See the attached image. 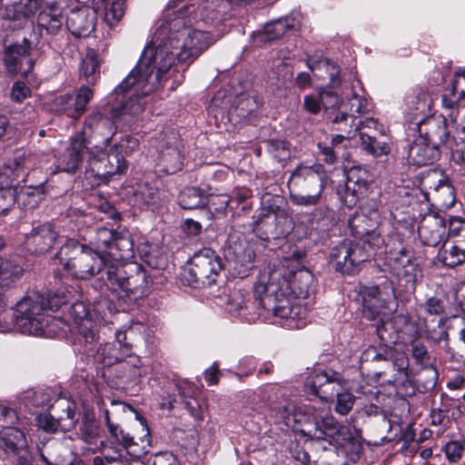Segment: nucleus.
I'll list each match as a JSON object with an SVG mask.
<instances>
[{
  "mask_svg": "<svg viewBox=\"0 0 465 465\" xmlns=\"http://www.w3.org/2000/svg\"><path fill=\"white\" fill-rule=\"evenodd\" d=\"M339 373L340 372L333 371L332 369H325L323 371L314 372L305 382L307 392L317 396L318 391Z\"/></svg>",
  "mask_w": 465,
  "mask_h": 465,
  "instance_id": "nucleus-41",
  "label": "nucleus"
},
{
  "mask_svg": "<svg viewBox=\"0 0 465 465\" xmlns=\"http://www.w3.org/2000/svg\"><path fill=\"white\" fill-rule=\"evenodd\" d=\"M45 191L43 184L16 187V203L25 209H35L44 200Z\"/></svg>",
  "mask_w": 465,
  "mask_h": 465,
  "instance_id": "nucleus-29",
  "label": "nucleus"
},
{
  "mask_svg": "<svg viewBox=\"0 0 465 465\" xmlns=\"http://www.w3.org/2000/svg\"><path fill=\"white\" fill-rule=\"evenodd\" d=\"M89 143L84 134H77L72 138L70 147L57 159V169L70 173H75L83 163L84 155L91 153Z\"/></svg>",
  "mask_w": 465,
  "mask_h": 465,
  "instance_id": "nucleus-14",
  "label": "nucleus"
},
{
  "mask_svg": "<svg viewBox=\"0 0 465 465\" xmlns=\"http://www.w3.org/2000/svg\"><path fill=\"white\" fill-rule=\"evenodd\" d=\"M27 447L25 433L16 427H7L0 430V448L6 452L15 453Z\"/></svg>",
  "mask_w": 465,
  "mask_h": 465,
  "instance_id": "nucleus-27",
  "label": "nucleus"
},
{
  "mask_svg": "<svg viewBox=\"0 0 465 465\" xmlns=\"http://www.w3.org/2000/svg\"><path fill=\"white\" fill-rule=\"evenodd\" d=\"M337 421L332 416H325L322 418L321 421H316L312 430H310L307 434L312 439L320 440L324 438L326 431L330 430Z\"/></svg>",
  "mask_w": 465,
  "mask_h": 465,
  "instance_id": "nucleus-58",
  "label": "nucleus"
},
{
  "mask_svg": "<svg viewBox=\"0 0 465 465\" xmlns=\"http://www.w3.org/2000/svg\"><path fill=\"white\" fill-rule=\"evenodd\" d=\"M94 97V91L86 85L81 86L75 94H64L54 97L51 110L74 119L79 118L86 111V106Z\"/></svg>",
  "mask_w": 465,
  "mask_h": 465,
  "instance_id": "nucleus-10",
  "label": "nucleus"
},
{
  "mask_svg": "<svg viewBox=\"0 0 465 465\" xmlns=\"http://www.w3.org/2000/svg\"><path fill=\"white\" fill-rule=\"evenodd\" d=\"M64 303V296L49 293L45 298L39 292H33L16 303L15 326L21 333L42 336L50 322L45 312L56 311Z\"/></svg>",
  "mask_w": 465,
  "mask_h": 465,
  "instance_id": "nucleus-3",
  "label": "nucleus"
},
{
  "mask_svg": "<svg viewBox=\"0 0 465 465\" xmlns=\"http://www.w3.org/2000/svg\"><path fill=\"white\" fill-rule=\"evenodd\" d=\"M110 254L116 259L128 260L134 257V242L129 232H117Z\"/></svg>",
  "mask_w": 465,
  "mask_h": 465,
  "instance_id": "nucleus-38",
  "label": "nucleus"
},
{
  "mask_svg": "<svg viewBox=\"0 0 465 465\" xmlns=\"http://www.w3.org/2000/svg\"><path fill=\"white\" fill-rule=\"evenodd\" d=\"M23 269L9 260L0 258V312L6 306L3 291L22 275Z\"/></svg>",
  "mask_w": 465,
  "mask_h": 465,
  "instance_id": "nucleus-23",
  "label": "nucleus"
},
{
  "mask_svg": "<svg viewBox=\"0 0 465 465\" xmlns=\"http://www.w3.org/2000/svg\"><path fill=\"white\" fill-rule=\"evenodd\" d=\"M292 28H294V18L292 16L281 17L272 21L264 26V40L272 41L278 39Z\"/></svg>",
  "mask_w": 465,
  "mask_h": 465,
  "instance_id": "nucleus-40",
  "label": "nucleus"
},
{
  "mask_svg": "<svg viewBox=\"0 0 465 465\" xmlns=\"http://www.w3.org/2000/svg\"><path fill=\"white\" fill-rule=\"evenodd\" d=\"M321 104L324 110V118L327 120L329 115H334L340 110L347 109L341 97L334 92L324 90L320 94Z\"/></svg>",
  "mask_w": 465,
  "mask_h": 465,
  "instance_id": "nucleus-42",
  "label": "nucleus"
},
{
  "mask_svg": "<svg viewBox=\"0 0 465 465\" xmlns=\"http://www.w3.org/2000/svg\"><path fill=\"white\" fill-rule=\"evenodd\" d=\"M97 3L95 8L104 10V20L113 26L118 23L124 15L126 4L124 0H95Z\"/></svg>",
  "mask_w": 465,
  "mask_h": 465,
  "instance_id": "nucleus-35",
  "label": "nucleus"
},
{
  "mask_svg": "<svg viewBox=\"0 0 465 465\" xmlns=\"http://www.w3.org/2000/svg\"><path fill=\"white\" fill-rule=\"evenodd\" d=\"M262 103L255 95L242 94L235 98L228 114L232 121L253 123Z\"/></svg>",
  "mask_w": 465,
  "mask_h": 465,
  "instance_id": "nucleus-18",
  "label": "nucleus"
},
{
  "mask_svg": "<svg viewBox=\"0 0 465 465\" xmlns=\"http://www.w3.org/2000/svg\"><path fill=\"white\" fill-rule=\"evenodd\" d=\"M112 371L114 377L118 380L117 384L133 382L143 374L142 370L131 368V366L125 363L122 359L116 362Z\"/></svg>",
  "mask_w": 465,
  "mask_h": 465,
  "instance_id": "nucleus-45",
  "label": "nucleus"
},
{
  "mask_svg": "<svg viewBox=\"0 0 465 465\" xmlns=\"http://www.w3.org/2000/svg\"><path fill=\"white\" fill-rule=\"evenodd\" d=\"M325 172L321 164L300 165L292 173L288 186L291 202L299 206H316L324 189Z\"/></svg>",
  "mask_w": 465,
  "mask_h": 465,
  "instance_id": "nucleus-6",
  "label": "nucleus"
},
{
  "mask_svg": "<svg viewBox=\"0 0 465 465\" xmlns=\"http://www.w3.org/2000/svg\"><path fill=\"white\" fill-rule=\"evenodd\" d=\"M342 384L343 379L341 374L339 373L318 391V395L316 397L321 399L322 401H331L333 400L335 395L341 390Z\"/></svg>",
  "mask_w": 465,
  "mask_h": 465,
  "instance_id": "nucleus-55",
  "label": "nucleus"
},
{
  "mask_svg": "<svg viewBox=\"0 0 465 465\" xmlns=\"http://www.w3.org/2000/svg\"><path fill=\"white\" fill-rule=\"evenodd\" d=\"M370 253L365 246L352 241H343L333 247L330 254V262L336 272L342 274H354L360 265L369 260Z\"/></svg>",
  "mask_w": 465,
  "mask_h": 465,
  "instance_id": "nucleus-8",
  "label": "nucleus"
},
{
  "mask_svg": "<svg viewBox=\"0 0 465 465\" xmlns=\"http://www.w3.org/2000/svg\"><path fill=\"white\" fill-rule=\"evenodd\" d=\"M234 257L235 269H237L238 266L240 267L238 273L242 274V277L246 275L247 272L253 268L255 253L252 248H235Z\"/></svg>",
  "mask_w": 465,
  "mask_h": 465,
  "instance_id": "nucleus-48",
  "label": "nucleus"
},
{
  "mask_svg": "<svg viewBox=\"0 0 465 465\" xmlns=\"http://www.w3.org/2000/svg\"><path fill=\"white\" fill-rule=\"evenodd\" d=\"M179 204L183 209L192 210L203 208L208 203V196L199 187H185L179 194Z\"/></svg>",
  "mask_w": 465,
  "mask_h": 465,
  "instance_id": "nucleus-32",
  "label": "nucleus"
},
{
  "mask_svg": "<svg viewBox=\"0 0 465 465\" xmlns=\"http://www.w3.org/2000/svg\"><path fill=\"white\" fill-rule=\"evenodd\" d=\"M360 173V170L354 169L351 170L347 175L346 191L356 197L364 194L368 190V183L359 175Z\"/></svg>",
  "mask_w": 465,
  "mask_h": 465,
  "instance_id": "nucleus-53",
  "label": "nucleus"
},
{
  "mask_svg": "<svg viewBox=\"0 0 465 465\" xmlns=\"http://www.w3.org/2000/svg\"><path fill=\"white\" fill-rule=\"evenodd\" d=\"M267 151L278 161L290 155L289 143L282 139H270L264 142Z\"/></svg>",
  "mask_w": 465,
  "mask_h": 465,
  "instance_id": "nucleus-56",
  "label": "nucleus"
},
{
  "mask_svg": "<svg viewBox=\"0 0 465 465\" xmlns=\"http://www.w3.org/2000/svg\"><path fill=\"white\" fill-rule=\"evenodd\" d=\"M291 285L278 274H272L267 282H259L254 286V297L259 305L274 316L295 320L301 318L302 308L291 302Z\"/></svg>",
  "mask_w": 465,
  "mask_h": 465,
  "instance_id": "nucleus-5",
  "label": "nucleus"
},
{
  "mask_svg": "<svg viewBox=\"0 0 465 465\" xmlns=\"http://www.w3.org/2000/svg\"><path fill=\"white\" fill-rule=\"evenodd\" d=\"M360 139L362 149L374 157L390 153V146L385 142L378 141L375 137L364 133H360Z\"/></svg>",
  "mask_w": 465,
  "mask_h": 465,
  "instance_id": "nucleus-47",
  "label": "nucleus"
},
{
  "mask_svg": "<svg viewBox=\"0 0 465 465\" xmlns=\"http://www.w3.org/2000/svg\"><path fill=\"white\" fill-rule=\"evenodd\" d=\"M158 198V190L147 183L139 185L134 193V203L141 208L150 204H154Z\"/></svg>",
  "mask_w": 465,
  "mask_h": 465,
  "instance_id": "nucleus-49",
  "label": "nucleus"
},
{
  "mask_svg": "<svg viewBox=\"0 0 465 465\" xmlns=\"http://www.w3.org/2000/svg\"><path fill=\"white\" fill-rule=\"evenodd\" d=\"M376 333L382 342L381 345H390L395 343L398 341V334L394 331V326L391 323L390 318L382 317L378 321L376 324Z\"/></svg>",
  "mask_w": 465,
  "mask_h": 465,
  "instance_id": "nucleus-51",
  "label": "nucleus"
},
{
  "mask_svg": "<svg viewBox=\"0 0 465 465\" xmlns=\"http://www.w3.org/2000/svg\"><path fill=\"white\" fill-rule=\"evenodd\" d=\"M352 439L353 436L349 427L338 422L330 430L326 431L322 440H327L330 444L342 447Z\"/></svg>",
  "mask_w": 465,
  "mask_h": 465,
  "instance_id": "nucleus-44",
  "label": "nucleus"
},
{
  "mask_svg": "<svg viewBox=\"0 0 465 465\" xmlns=\"http://www.w3.org/2000/svg\"><path fill=\"white\" fill-rule=\"evenodd\" d=\"M99 68L98 54L94 50H89L82 61L81 75L85 78L88 84H94L97 79Z\"/></svg>",
  "mask_w": 465,
  "mask_h": 465,
  "instance_id": "nucleus-43",
  "label": "nucleus"
},
{
  "mask_svg": "<svg viewBox=\"0 0 465 465\" xmlns=\"http://www.w3.org/2000/svg\"><path fill=\"white\" fill-rule=\"evenodd\" d=\"M446 242H453L465 247V220L460 217L449 218V231L446 232Z\"/></svg>",
  "mask_w": 465,
  "mask_h": 465,
  "instance_id": "nucleus-46",
  "label": "nucleus"
},
{
  "mask_svg": "<svg viewBox=\"0 0 465 465\" xmlns=\"http://www.w3.org/2000/svg\"><path fill=\"white\" fill-rule=\"evenodd\" d=\"M225 7L222 0H206L203 5V19L213 24L223 21Z\"/></svg>",
  "mask_w": 465,
  "mask_h": 465,
  "instance_id": "nucleus-50",
  "label": "nucleus"
},
{
  "mask_svg": "<svg viewBox=\"0 0 465 465\" xmlns=\"http://www.w3.org/2000/svg\"><path fill=\"white\" fill-rule=\"evenodd\" d=\"M419 136L436 147L446 144L450 140L446 119L441 116L427 117L417 124Z\"/></svg>",
  "mask_w": 465,
  "mask_h": 465,
  "instance_id": "nucleus-16",
  "label": "nucleus"
},
{
  "mask_svg": "<svg viewBox=\"0 0 465 465\" xmlns=\"http://www.w3.org/2000/svg\"><path fill=\"white\" fill-rule=\"evenodd\" d=\"M31 42L24 38L22 43H15L5 48L4 63L12 74L26 76L34 67V60L30 56Z\"/></svg>",
  "mask_w": 465,
  "mask_h": 465,
  "instance_id": "nucleus-11",
  "label": "nucleus"
},
{
  "mask_svg": "<svg viewBox=\"0 0 465 465\" xmlns=\"http://www.w3.org/2000/svg\"><path fill=\"white\" fill-rule=\"evenodd\" d=\"M440 157V148L424 139L417 138L410 146L408 159L416 166H424L433 163Z\"/></svg>",
  "mask_w": 465,
  "mask_h": 465,
  "instance_id": "nucleus-21",
  "label": "nucleus"
},
{
  "mask_svg": "<svg viewBox=\"0 0 465 465\" xmlns=\"http://www.w3.org/2000/svg\"><path fill=\"white\" fill-rule=\"evenodd\" d=\"M53 261L74 278L85 280L101 273L106 288L124 302H136L147 296L153 282L141 264H108L98 252L73 238L66 239Z\"/></svg>",
  "mask_w": 465,
  "mask_h": 465,
  "instance_id": "nucleus-2",
  "label": "nucleus"
},
{
  "mask_svg": "<svg viewBox=\"0 0 465 465\" xmlns=\"http://www.w3.org/2000/svg\"><path fill=\"white\" fill-rule=\"evenodd\" d=\"M406 102L411 109L423 112L430 107V97L426 91L420 89L409 94Z\"/></svg>",
  "mask_w": 465,
  "mask_h": 465,
  "instance_id": "nucleus-57",
  "label": "nucleus"
},
{
  "mask_svg": "<svg viewBox=\"0 0 465 465\" xmlns=\"http://www.w3.org/2000/svg\"><path fill=\"white\" fill-rule=\"evenodd\" d=\"M362 297V314L369 321H380L381 318H386L384 312V301L380 297L381 291L377 285L365 286L361 289Z\"/></svg>",
  "mask_w": 465,
  "mask_h": 465,
  "instance_id": "nucleus-20",
  "label": "nucleus"
},
{
  "mask_svg": "<svg viewBox=\"0 0 465 465\" xmlns=\"http://www.w3.org/2000/svg\"><path fill=\"white\" fill-rule=\"evenodd\" d=\"M41 460L46 465H70L72 460L68 459L69 451L59 442H54L39 450Z\"/></svg>",
  "mask_w": 465,
  "mask_h": 465,
  "instance_id": "nucleus-33",
  "label": "nucleus"
},
{
  "mask_svg": "<svg viewBox=\"0 0 465 465\" xmlns=\"http://www.w3.org/2000/svg\"><path fill=\"white\" fill-rule=\"evenodd\" d=\"M106 423L109 432L113 438L127 451V453L134 458H140L145 451L139 448L138 444L134 442V437L128 432L124 431L118 425L111 422L108 412L106 413Z\"/></svg>",
  "mask_w": 465,
  "mask_h": 465,
  "instance_id": "nucleus-25",
  "label": "nucleus"
},
{
  "mask_svg": "<svg viewBox=\"0 0 465 465\" xmlns=\"http://www.w3.org/2000/svg\"><path fill=\"white\" fill-rule=\"evenodd\" d=\"M64 18L62 15L56 11L48 9L42 10L37 16V27L40 35H55L62 30Z\"/></svg>",
  "mask_w": 465,
  "mask_h": 465,
  "instance_id": "nucleus-26",
  "label": "nucleus"
},
{
  "mask_svg": "<svg viewBox=\"0 0 465 465\" xmlns=\"http://www.w3.org/2000/svg\"><path fill=\"white\" fill-rule=\"evenodd\" d=\"M326 121L332 124L334 130L341 132L351 139L361 129V122L356 123L357 116L349 114L347 109L340 110L334 115H329Z\"/></svg>",
  "mask_w": 465,
  "mask_h": 465,
  "instance_id": "nucleus-24",
  "label": "nucleus"
},
{
  "mask_svg": "<svg viewBox=\"0 0 465 465\" xmlns=\"http://www.w3.org/2000/svg\"><path fill=\"white\" fill-rule=\"evenodd\" d=\"M2 6L5 8V16L7 19L21 21L33 15L39 8V3L38 0H26V3H23L21 0L19 3L10 4L4 0Z\"/></svg>",
  "mask_w": 465,
  "mask_h": 465,
  "instance_id": "nucleus-28",
  "label": "nucleus"
},
{
  "mask_svg": "<svg viewBox=\"0 0 465 465\" xmlns=\"http://www.w3.org/2000/svg\"><path fill=\"white\" fill-rule=\"evenodd\" d=\"M160 163L163 171L169 174L174 173L182 168L183 157L177 143L175 145L167 146L161 151Z\"/></svg>",
  "mask_w": 465,
  "mask_h": 465,
  "instance_id": "nucleus-37",
  "label": "nucleus"
},
{
  "mask_svg": "<svg viewBox=\"0 0 465 465\" xmlns=\"http://www.w3.org/2000/svg\"><path fill=\"white\" fill-rule=\"evenodd\" d=\"M144 104V101L139 95L132 96L121 105L112 108V118L136 117L143 112Z\"/></svg>",
  "mask_w": 465,
  "mask_h": 465,
  "instance_id": "nucleus-36",
  "label": "nucleus"
},
{
  "mask_svg": "<svg viewBox=\"0 0 465 465\" xmlns=\"http://www.w3.org/2000/svg\"><path fill=\"white\" fill-rule=\"evenodd\" d=\"M358 239L361 241V242H360L361 246H365L366 250H368L370 257L371 256V252L381 249L384 245V239L378 232V229H374L372 232L366 233V236Z\"/></svg>",
  "mask_w": 465,
  "mask_h": 465,
  "instance_id": "nucleus-60",
  "label": "nucleus"
},
{
  "mask_svg": "<svg viewBox=\"0 0 465 465\" xmlns=\"http://www.w3.org/2000/svg\"><path fill=\"white\" fill-rule=\"evenodd\" d=\"M70 314L77 325L88 323L91 325L90 311L83 302H76L70 308Z\"/></svg>",
  "mask_w": 465,
  "mask_h": 465,
  "instance_id": "nucleus-61",
  "label": "nucleus"
},
{
  "mask_svg": "<svg viewBox=\"0 0 465 465\" xmlns=\"http://www.w3.org/2000/svg\"><path fill=\"white\" fill-rule=\"evenodd\" d=\"M117 232L107 228H99L96 231L95 243L97 248L113 249V242Z\"/></svg>",
  "mask_w": 465,
  "mask_h": 465,
  "instance_id": "nucleus-64",
  "label": "nucleus"
},
{
  "mask_svg": "<svg viewBox=\"0 0 465 465\" xmlns=\"http://www.w3.org/2000/svg\"><path fill=\"white\" fill-rule=\"evenodd\" d=\"M419 235L424 244L437 246L446 238V218L436 212L427 213L418 228Z\"/></svg>",
  "mask_w": 465,
  "mask_h": 465,
  "instance_id": "nucleus-15",
  "label": "nucleus"
},
{
  "mask_svg": "<svg viewBox=\"0 0 465 465\" xmlns=\"http://www.w3.org/2000/svg\"><path fill=\"white\" fill-rule=\"evenodd\" d=\"M212 45L209 33L179 26L173 30L162 25L153 35L152 45H147L136 66L115 88L116 94L127 92L135 84L143 94L150 93L161 81L175 59L191 63Z\"/></svg>",
  "mask_w": 465,
  "mask_h": 465,
  "instance_id": "nucleus-1",
  "label": "nucleus"
},
{
  "mask_svg": "<svg viewBox=\"0 0 465 465\" xmlns=\"http://www.w3.org/2000/svg\"><path fill=\"white\" fill-rule=\"evenodd\" d=\"M62 413L57 414L63 426V431L70 430L74 428L78 421L76 414V404L74 402L64 401L61 403Z\"/></svg>",
  "mask_w": 465,
  "mask_h": 465,
  "instance_id": "nucleus-52",
  "label": "nucleus"
},
{
  "mask_svg": "<svg viewBox=\"0 0 465 465\" xmlns=\"http://www.w3.org/2000/svg\"><path fill=\"white\" fill-rule=\"evenodd\" d=\"M128 163L124 155L115 153L112 148L107 153L104 150L97 153H89L86 171L101 181L107 182L114 175L126 172Z\"/></svg>",
  "mask_w": 465,
  "mask_h": 465,
  "instance_id": "nucleus-9",
  "label": "nucleus"
},
{
  "mask_svg": "<svg viewBox=\"0 0 465 465\" xmlns=\"http://www.w3.org/2000/svg\"><path fill=\"white\" fill-rule=\"evenodd\" d=\"M79 431L81 439L85 443H95L99 436L100 426L93 412H90L89 411H84Z\"/></svg>",
  "mask_w": 465,
  "mask_h": 465,
  "instance_id": "nucleus-39",
  "label": "nucleus"
},
{
  "mask_svg": "<svg viewBox=\"0 0 465 465\" xmlns=\"http://www.w3.org/2000/svg\"><path fill=\"white\" fill-rule=\"evenodd\" d=\"M97 21L95 7L83 5L73 8L66 16V28L75 37H86L94 30Z\"/></svg>",
  "mask_w": 465,
  "mask_h": 465,
  "instance_id": "nucleus-13",
  "label": "nucleus"
},
{
  "mask_svg": "<svg viewBox=\"0 0 465 465\" xmlns=\"http://www.w3.org/2000/svg\"><path fill=\"white\" fill-rule=\"evenodd\" d=\"M393 270L398 276L399 285L402 286L408 293L414 292L418 277L420 272L414 260H411V262L404 263L403 265L394 267Z\"/></svg>",
  "mask_w": 465,
  "mask_h": 465,
  "instance_id": "nucleus-30",
  "label": "nucleus"
},
{
  "mask_svg": "<svg viewBox=\"0 0 465 465\" xmlns=\"http://www.w3.org/2000/svg\"><path fill=\"white\" fill-rule=\"evenodd\" d=\"M223 269L222 259L210 248H203L191 258L182 274L183 280L193 288L213 283Z\"/></svg>",
  "mask_w": 465,
  "mask_h": 465,
  "instance_id": "nucleus-7",
  "label": "nucleus"
},
{
  "mask_svg": "<svg viewBox=\"0 0 465 465\" xmlns=\"http://www.w3.org/2000/svg\"><path fill=\"white\" fill-rule=\"evenodd\" d=\"M37 426L48 433L63 431V426L58 417L52 414H40L36 418Z\"/></svg>",
  "mask_w": 465,
  "mask_h": 465,
  "instance_id": "nucleus-59",
  "label": "nucleus"
},
{
  "mask_svg": "<svg viewBox=\"0 0 465 465\" xmlns=\"http://www.w3.org/2000/svg\"><path fill=\"white\" fill-rule=\"evenodd\" d=\"M114 120L112 116H104L99 113L92 114L86 117L82 134L85 136L89 132L90 136L100 137L102 144L108 147L117 130Z\"/></svg>",
  "mask_w": 465,
  "mask_h": 465,
  "instance_id": "nucleus-17",
  "label": "nucleus"
},
{
  "mask_svg": "<svg viewBox=\"0 0 465 465\" xmlns=\"http://www.w3.org/2000/svg\"><path fill=\"white\" fill-rule=\"evenodd\" d=\"M381 214L378 209L362 208L360 213H356L350 220L349 226L351 234L356 238H362L366 233L378 229L381 223Z\"/></svg>",
  "mask_w": 465,
  "mask_h": 465,
  "instance_id": "nucleus-19",
  "label": "nucleus"
},
{
  "mask_svg": "<svg viewBox=\"0 0 465 465\" xmlns=\"http://www.w3.org/2000/svg\"><path fill=\"white\" fill-rule=\"evenodd\" d=\"M124 353V352L120 356L115 345L108 342L104 345H100L97 350V359L101 361L104 366H112L121 360Z\"/></svg>",
  "mask_w": 465,
  "mask_h": 465,
  "instance_id": "nucleus-54",
  "label": "nucleus"
},
{
  "mask_svg": "<svg viewBox=\"0 0 465 465\" xmlns=\"http://www.w3.org/2000/svg\"><path fill=\"white\" fill-rule=\"evenodd\" d=\"M16 203V187L7 174L0 172V217L6 216Z\"/></svg>",
  "mask_w": 465,
  "mask_h": 465,
  "instance_id": "nucleus-31",
  "label": "nucleus"
},
{
  "mask_svg": "<svg viewBox=\"0 0 465 465\" xmlns=\"http://www.w3.org/2000/svg\"><path fill=\"white\" fill-rule=\"evenodd\" d=\"M139 147V143L137 139L132 137L131 135H124L121 138V140L114 143L111 148L118 153L120 155H128L133 151H135Z\"/></svg>",
  "mask_w": 465,
  "mask_h": 465,
  "instance_id": "nucleus-62",
  "label": "nucleus"
},
{
  "mask_svg": "<svg viewBox=\"0 0 465 465\" xmlns=\"http://www.w3.org/2000/svg\"><path fill=\"white\" fill-rule=\"evenodd\" d=\"M59 238L56 226L50 222L34 225L30 232L25 236V244L35 253L50 252Z\"/></svg>",
  "mask_w": 465,
  "mask_h": 465,
  "instance_id": "nucleus-12",
  "label": "nucleus"
},
{
  "mask_svg": "<svg viewBox=\"0 0 465 465\" xmlns=\"http://www.w3.org/2000/svg\"><path fill=\"white\" fill-rule=\"evenodd\" d=\"M385 252L388 254L389 262H392L393 268L403 265L404 263L410 262L411 260L415 259L412 248L404 243L399 237L393 238L386 245Z\"/></svg>",
  "mask_w": 465,
  "mask_h": 465,
  "instance_id": "nucleus-22",
  "label": "nucleus"
},
{
  "mask_svg": "<svg viewBox=\"0 0 465 465\" xmlns=\"http://www.w3.org/2000/svg\"><path fill=\"white\" fill-rule=\"evenodd\" d=\"M369 363L374 364V368L368 376L383 377L395 385L409 381V358L391 345L369 346L361 356V371L367 370Z\"/></svg>",
  "mask_w": 465,
  "mask_h": 465,
  "instance_id": "nucleus-4",
  "label": "nucleus"
},
{
  "mask_svg": "<svg viewBox=\"0 0 465 465\" xmlns=\"http://www.w3.org/2000/svg\"><path fill=\"white\" fill-rule=\"evenodd\" d=\"M335 397H337L335 411L341 415L348 414L354 405L355 397L349 391H339Z\"/></svg>",
  "mask_w": 465,
  "mask_h": 465,
  "instance_id": "nucleus-63",
  "label": "nucleus"
},
{
  "mask_svg": "<svg viewBox=\"0 0 465 465\" xmlns=\"http://www.w3.org/2000/svg\"><path fill=\"white\" fill-rule=\"evenodd\" d=\"M438 259L447 267H455L465 262V247L458 243L444 242L438 252Z\"/></svg>",
  "mask_w": 465,
  "mask_h": 465,
  "instance_id": "nucleus-34",
  "label": "nucleus"
}]
</instances>
